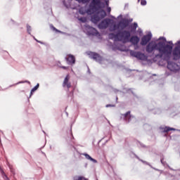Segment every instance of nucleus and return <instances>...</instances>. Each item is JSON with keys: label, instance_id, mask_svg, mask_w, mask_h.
I'll list each match as a JSON object with an SVG mask.
<instances>
[{"label": "nucleus", "instance_id": "nucleus-1", "mask_svg": "<svg viewBox=\"0 0 180 180\" xmlns=\"http://www.w3.org/2000/svg\"><path fill=\"white\" fill-rule=\"evenodd\" d=\"M103 8H105V4L101 0H92L88 9L85 10L84 8H80L79 13L80 15H85V13L92 15L91 16V22L97 25L106 16V11L103 10Z\"/></svg>", "mask_w": 180, "mask_h": 180}, {"label": "nucleus", "instance_id": "nucleus-2", "mask_svg": "<svg viewBox=\"0 0 180 180\" xmlns=\"http://www.w3.org/2000/svg\"><path fill=\"white\" fill-rule=\"evenodd\" d=\"M159 40H163V42H159V52L161 54L160 57L163 60H179L180 58V41L176 43V47L174 48L172 52L174 44L172 41H169V44H166L167 39L165 37H160Z\"/></svg>", "mask_w": 180, "mask_h": 180}, {"label": "nucleus", "instance_id": "nucleus-3", "mask_svg": "<svg viewBox=\"0 0 180 180\" xmlns=\"http://www.w3.org/2000/svg\"><path fill=\"white\" fill-rule=\"evenodd\" d=\"M118 41H122V43H127L130 40L131 34L127 30H120L117 32Z\"/></svg>", "mask_w": 180, "mask_h": 180}, {"label": "nucleus", "instance_id": "nucleus-4", "mask_svg": "<svg viewBox=\"0 0 180 180\" xmlns=\"http://www.w3.org/2000/svg\"><path fill=\"white\" fill-rule=\"evenodd\" d=\"M146 50L147 53H153V51L158 50V39L152 40L150 42H149L146 46Z\"/></svg>", "mask_w": 180, "mask_h": 180}, {"label": "nucleus", "instance_id": "nucleus-5", "mask_svg": "<svg viewBox=\"0 0 180 180\" xmlns=\"http://www.w3.org/2000/svg\"><path fill=\"white\" fill-rule=\"evenodd\" d=\"M130 55L132 57H135V58H137V60H141V61H147L148 57L146 56V55L144 53H142L141 52H136L134 51H131Z\"/></svg>", "mask_w": 180, "mask_h": 180}, {"label": "nucleus", "instance_id": "nucleus-6", "mask_svg": "<svg viewBox=\"0 0 180 180\" xmlns=\"http://www.w3.org/2000/svg\"><path fill=\"white\" fill-rule=\"evenodd\" d=\"M86 54L89 56V58H92L94 61H97V63H101L103 60L102 56L96 52L87 51Z\"/></svg>", "mask_w": 180, "mask_h": 180}, {"label": "nucleus", "instance_id": "nucleus-7", "mask_svg": "<svg viewBox=\"0 0 180 180\" xmlns=\"http://www.w3.org/2000/svg\"><path fill=\"white\" fill-rule=\"evenodd\" d=\"M110 22H112V20L110 18H105L98 25V29H106L108 28V26L110 25Z\"/></svg>", "mask_w": 180, "mask_h": 180}, {"label": "nucleus", "instance_id": "nucleus-8", "mask_svg": "<svg viewBox=\"0 0 180 180\" xmlns=\"http://www.w3.org/2000/svg\"><path fill=\"white\" fill-rule=\"evenodd\" d=\"M169 60H166L168 70H170V71H178L179 66L176 65V63L170 62Z\"/></svg>", "mask_w": 180, "mask_h": 180}, {"label": "nucleus", "instance_id": "nucleus-9", "mask_svg": "<svg viewBox=\"0 0 180 180\" xmlns=\"http://www.w3.org/2000/svg\"><path fill=\"white\" fill-rule=\"evenodd\" d=\"M151 37H153V34L151 32H148V34L143 36L141 41V46H146L151 40Z\"/></svg>", "mask_w": 180, "mask_h": 180}, {"label": "nucleus", "instance_id": "nucleus-10", "mask_svg": "<svg viewBox=\"0 0 180 180\" xmlns=\"http://www.w3.org/2000/svg\"><path fill=\"white\" fill-rule=\"evenodd\" d=\"M130 41L134 46V49L137 50V49H139V41H140V38L137 36H133L131 37Z\"/></svg>", "mask_w": 180, "mask_h": 180}, {"label": "nucleus", "instance_id": "nucleus-11", "mask_svg": "<svg viewBox=\"0 0 180 180\" xmlns=\"http://www.w3.org/2000/svg\"><path fill=\"white\" fill-rule=\"evenodd\" d=\"M65 60L68 65H74V64H75V56L73 55H68V57L65 58Z\"/></svg>", "mask_w": 180, "mask_h": 180}, {"label": "nucleus", "instance_id": "nucleus-12", "mask_svg": "<svg viewBox=\"0 0 180 180\" xmlns=\"http://www.w3.org/2000/svg\"><path fill=\"white\" fill-rule=\"evenodd\" d=\"M130 113V111H127L126 113L122 115L123 119L128 123L131 122V119H134V116L131 115Z\"/></svg>", "mask_w": 180, "mask_h": 180}, {"label": "nucleus", "instance_id": "nucleus-13", "mask_svg": "<svg viewBox=\"0 0 180 180\" xmlns=\"http://www.w3.org/2000/svg\"><path fill=\"white\" fill-rule=\"evenodd\" d=\"M160 130H161L162 133H168V131H171L172 130L173 131H180V129H176L169 127H160Z\"/></svg>", "mask_w": 180, "mask_h": 180}, {"label": "nucleus", "instance_id": "nucleus-14", "mask_svg": "<svg viewBox=\"0 0 180 180\" xmlns=\"http://www.w3.org/2000/svg\"><path fill=\"white\" fill-rule=\"evenodd\" d=\"M119 23V26L120 27V29H122V30H123V29H126V27H127V26H129V20H124L123 21H120Z\"/></svg>", "mask_w": 180, "mask_h": 180}, {"label": "nucleus", "instance_id": "nucleus-15", "mask_svg": "<svg viewBox=\"0 0 180 180\" xmlns=\"http://www.w3.org/2000/svg\"><path fill=\"white\" fill-rule=\"evenodd\" d=\"M70 79V76L68 75L65 77V79L63 81V86L65 87L67 86L68 89H69V88H71V82H69Z\"/></svg>", "mask_w": 180, "mask_h": 180}, {"label": "nucleus", "instance_id": "nucleus-16", "mask_svg": "<svg viewBox=\"0 0 180 180\" xmlns=\"http://www.w3.org/2000/svg\"><path fill=\"white\" fill-rule=\"evenodd\" d=\"M118 37H119V35H117V32L116 34L115 33L108 34V39H110V40H114V41H119Z\"/></svg>", "mask_w": 180, "mask_h": 180}, {"label": "nucleus", "instance_id": "nucleus-17", "mask_svg": "<svg viewBox=\"0 0 180 180\" xmlns=\"http://www.w3.org/2000/svg\"><path fill=\"white\" fill-rule=\"evenodd\" d=\"M82 155H84L86 160L91 161V162H94V164L98 163V160L94 159L92 157H91V155H88V153H83Z\"/></svg>", "mask_w": 180, "mask_h": 180}, {"label": "nucleus", "instance_id": "nucleus-18", "mask_svg": "<svg viewBox=\"0 0 180 180\" xmlns=\"http://www.w3.org/2000/svg\"><path fill=\"white\" fill-rule=\"evenodd\" d=\"M117 29H120V25H119V22L117 25L114 24L112 27L110 29V32H115V30H117Z\"/></svg>", "mask_w": 180, "mask_h": 180}, {"label": "nucleus", "instance_id": "nucleus-19", "mask_svg": "<svg viewBox=\"0 0 180 180\" xmlns=\"http://www.w3.org/2000/svg\"><path fill=\"white\" fill-rule=\"evenodd\" d=\"M39 84H37L34 88H32L31 89L30 98L32 96V95H33V92H34V91H37V89H39Z\"/></svg>", "mask_w": 180, "mask_h": 180}, {"label": "nucleus", "instance_id": "nucleus-20", "mask_svg": "<svg viewBox=\"0 0 180 180\" xmlns=\"http://www.w3.org/2000/svg\"><path fill=\"white\" fill-rule=\"evenodd\" d=\"M92 36H98L99 34V32L96 30L95 28H91V32L90 33Z\"/></svg>", "mask_w": 180, "mask_h": 180}, {"label": "nucleus", "instance_id": "nucleus-21", "mask_svg": "<svg viewBox=\"0 0 180 180\" xmlns=\"http://www.w3.org/2000/svg\"><path fill=\"white\" fill-rule=\"evenodd\" d=\"M0 172L3 176V178L6 180H9V178H8V176H6V174H5V172H4V170L2 169V168L0 167Z\"/></svg>", "mask_w": 180, "mask_h": 180}, {"label": "nucleus", "instance_id": "nucleus-22", "mask_svg": "<svg viewBox=\"0 0 180 180\" xmlns=\"http://www.w3.org/2000/svg\"><path fill=\"white\" fill-rule=\"evenodd\" d=\"M82 179H85V177L82 176H75L73 177V180H82Z\"/></svg>", "mask_w": 180, "mask_h": 180}, {"label": "nucleus", "instance_id": "nucleus-23", "mask_svg": "<svg viewBox=\"0 0 180 180\" xmlns=\"http://www.w3.org/2000/svg\"><path fill=\"white\" fill-rule=\"evenodd\" d=\"M112 50L114 51H116V50H120V51H123V49H120V47H119L116 45H112Z\"/></svg>", "mask_w": 180, "mask_h": 180}, {"label": "nucleus", "instance_id": "nucleus-24", "mask_svg": "<svg viewBox=\"0 0 180 180\" xmlns=\"http://www.w3.org/2000/svg\"><path fill=\"white\" fill-rule=\"evenodd\" d=\"M79 20L82 22V23H86V18L85 17H81L79 18Z\"/></svg>", "mask_w": 180, "mask_h": 180}, {"label": "nucleus", "instance_id": "nucleus-25", "mask_svg": "<svg viewBox=\"0 0 180 180\" xmlns=\"http://www.w3.org/2000/svg\"><path fill=\"white\" fill-rule=\"evenodd\" d=\"M79 4H88L89 0H76Z\"/></svg>", "mask_w": 180, "mask_h": 180}, {"label": "nucleus", "instance_id": "nucleus-26", "mask_svg": "<svg viewBox=\"0 0 180 180\" xmlns=\"http://www.w3.org/2000/svg\"><path fill=\"white\" fill-rule=\"evenodd\" d=\"M136 158H137V160H139V161H141V162H143V164H146L147 165H148V163L141 159H140V158H139V156H137L136 155H135Z\"/></svg>", "mask_w": 180, "mask_h": 180}, {"label": "nucleus", "instance_id": "nucleus-27", "mask_svg": "<svg viewBox=\"0 0 180 180\" xmlns=\"http://www.w3.org/2000/svg\"><path fill=\"white\" fill-rule=\"evenodd\" d=\"M27 32L29 33V34H30V32H32V27H30L29 25H27Z\"/></svg>", "mask_w": 180, "mask_h": 180}, {"label": "nucleus", "instance_id": "nucleus-28", "mask_svg": "<svg viewBox=\"0 0 180 180\" xmlns=\"http://www.w3.org/2000/svg\"><path fill=\"white\" fill-rule=\"evenodd\" d=\"M141 5L142 6H146V5H147V1H146V0H141Z\"/></svg>", "mask_w": 180, "mask_h": 180}, {"label": "nucleus", "instance_id": "nucleus-29", "mask_svg": "<svg viewBox=\"0 0 180 180\" xmlns=\"http://www.w3.org/2000/svg\"><path fill=\"white\" fill-rule=\"evenodd\" d=\"M51 27L54 30L55 32H58V33H61V31L57 30L54 26L51 25Z\"/></svg>", "mask_w": 180, "mask_h": 180}, {"label": "nucleus", "instance_id": "nucleus-30", "mask_svg": "<svg viewBox=\"0 0 180 180\" xmlns=\"http://www.w3.org/2000/svg\"><path fill=\"white\" fill-rule=\"evenodd\" d=\"M63 4L64 6H65V8H68V6H70V4L68 3L65 2V0H64L63 1Z\"/></svg>", "mask_w": 180, "mask_h": 180}, {"label": "nucleus", "instance_id": "nucleus-31", "mask_svg": "<svg viewBox=\"0 0 180 180\" xmlns=\"http://www.w3.org/2000/svg\"><path fill=\"white\" fill-rule=\"evenodd\" d=\"M104 4V8H105V5L106 7L109 6V0H105V3Z\"/></svg>", "mask_w": 180, "mask_h": 180}, {"label": "nucleus", "instance_id": "nucleus-32", "mask_svg": "<svg viewBox=\"0 0 180 180\" xmlns=\"http://www.w3.org/2000/svg\"><path fill=\"white\" fill-rule=\"evenodd\" d=\"M137 27H139V25L137 24V22H134V30H136V29H137Z\"/></svg>", "mask_w": 180, "mask_h": 180}, {"label": "nucleus", "instance_id": "nucleus-33", "mask_svg": "<svg viewBox=\"0 0 180 180\" xmlns=\"http://www.w3.org/2000/svg\"><path fill=\"white\" fill-rule=\"evenodd\" d=\"M25 82L27 83V84H30V82H29L27 80H26L25 82H19L18 84H25Z\"/></svg>", "mask_w": 180, "mask_h": 180}, {"label": "nucleus", "instance_id": "nucleus-34", "mask_svg": "<svg viewBox=\"0 0 180 180\" xmlns=\"http://www.w3.org/2000/svg\"><path fill=\"white\" fill-rule=\"evenodd\" d=\"M112 11V8L110 6H107V11L108 13H110V11Z\"/></svg>", "mask_w": 180, "mask_h": 180}, {"label": "nucleus", "instance_id": "nucleus-35", "mask_svg": "<svg viewBox=\"0 0 180 180\" xmlns=\"http://www.w3.org/2000/svg\"><path fill=\"white\" fill-rule=\"evenodd\" d=\"M138 33H139V34H143V30H141V29H139L138 30Z\"/></svg>", "mask_w": 180, "mask_h": 180}, {"label": "nucleus", "instance_id": "nucleus-36", "mask_svg": "<svg viewBox=\"0 0 180 180\" xmlns=\"http://www.w3.org/2000/svg\"><path fill=\"white\" fill-rule=\"evenodd\" d=\"M112 106H115V105H110V104H108V105H105V107H107V108H110Z\"/></svg>", "mask_w": 180, "mask_h": 180}, {"label": "nucleus", "instance_id": "nucleus-37", "mask_svg": "<svg viewBox=\"0 0 180 180\" xmlns=\"http://www.w3.org/2000/svg\"><path fill=\"white\" fill-rule=\"evenodd\" d=\"M61 68H63V70H67L68 68L65 66H62Z\"/></svg>", "mask_w": 180, "mask_h": 180}, {"label": "nucleus", "instance_id": "nucleus-38", "mask_svg": "<svg viewBox=\"0 0 180 180\" xmlns=\"http://www.w3.org/2000/svg\"><path fill=\"white\" fill-rule=\"evenodd\" d=\"M38 43H40V44H43V42L38 41Z\"/></svg>", "mask_w": 180, "mask_h": 180}, {"label": "nucleus", "instance_id": "nucleus-39", "mask_svg": "<svg viewBox=\"0 0 180 180\" xmlns=\"http://www.w3.org/2000/svg\"><path fill=\"white\" fill-rule=\"evenodd\" d=\"M34 40H35L37 43H39V41H38L36 38H34Z\"/></svg>", "mask_w": 180, "mask_h": 180}, {"label": "nucleus", "instance_id": "nucleus-40", "mask_svg": "<svg viewBox=\"0 0 180 180\" xmlns=\"http://www.w3.org/2000/svg\"><path fill=\"white\" fill-rule=\"evenodd\" d=\"M141 147H146V146L141 144Z\"/></svg>", "mask_w": 180, "mask_h": 180}, {"label": "nucleus", "instance_id": "nucleus-41", "mask_svg": "<svg viewBox=\"0 0 180 180\" xmlns=\"http://www.w3.org/2000/svg\"><path fill=\"white\" fill-rule=\"evenodd\" d=\"M153 77H157V75H153Z\"/></svg>", "mask_w": 180, "mask_h": 180}, {"label": "nucleus", "instance_id": "nucleus-42", "mask_svg": "<svg viewBox=\"0 0 180 180\" xmlns=\"http://www.w3.org/2000/svg\"><path fill=\"white\" fill-rule=\"evenodd\" d=\"M155 57H158V54L155 55Z\"/></svg>", "mask_w": 180, "mask_h": 180}, {"label": "nucleus", "instance_id": "nucleus-43", "mask_svg": "<svg viewBox=\"0 0 180 180\" xmlns=\"http://www.w3.org/2000/svg\"><path fill=\"white\" fill-rule=\"evenodd\" d=\"M67 116H68V112H66Z\"/></svg>", "mask_w": 180, "mask_h": 180}, {"label": "nucleus", "instance_id": "nucleus-44", "mask_svg": "<svg viewBox=\"0 0 180 180\" xmlns=\"http://www.w3.org/2000/svg\"><path fill=\"white\" fill-rule=\"evenodd\" d=\"M161 162H162V160H161Z\"/></svg>", "mask_w": 180, "mask_h": 180}, {"label": "nucleus", "instance_id": "nucleus-45", "mask_svg": "<svg viewBox=\"0 0 180 180\" xmlns=\"http://www.w3.org/2000/svg\"><path fill=\"white\" fill-rule=\"evenodd\" d=\"M138 2H140V0H138Z\"/></svg>", "mask_w": 180, "mask_h": 180}, {"label": "nucleus", "instance_id": "nucleus-46", "mask_svg": "<svg viewBox=\"0 0 180 180\" xmlns=\"http://www.w3.org/2000/svg\"><path fill=\"white\" fill-rule=\"evenodd\" d=\"M152 77H150V79H151Z\"/></svg>", "mask_w": 180, "mask_h": 180}]
</instances>
